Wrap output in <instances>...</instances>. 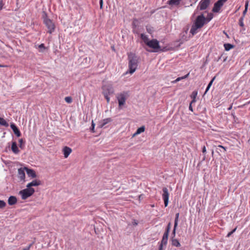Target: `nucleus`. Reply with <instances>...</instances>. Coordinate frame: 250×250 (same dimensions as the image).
<instances>
[{"label": "nucleus", "mask_w": 250, "mask_h": 250, "mask_svg": "<svg viewBox=\"0 0 250 250\" xmlns=\"http://www.w3.org/2000/svg\"><path fill=\"white\" fill-rule=\"evenodd\" d=\"M64 157L66 158L72 152V149L67 146H65L63 149Z\"/></svg>", "instance_id": "14"}, {"label": "nucleus", "mask_w": 250, "mask_h": 250, "mask_svg": "<svg viewBox=\"0 0 250 250\" xmlns=\"http://www.w3.org/2000/svg\"><path fill=\"white\" fill-rule=\"evenodd\" d=\"M180 0H170L169 1V4L171 5H177L179 3Z\"/></svg>", "instance_id": "27"}, {"label": "nucleus", "mask_w": 250, "mask_h": 250, "mask_svg": "<svg viewBox=\"0 0 250 250\" xmlns=\"http://www.w3.org/2000/svg\"><path fill=\"white\" fill-rule=\"evenodd\" d=\"M11 149L15 154H18L19 152V148L17 146V143L15 142H12L11 146Z\"/></svg>", "instance_id": "18"}, {"label": "nucleus", "mask_w": 250, "mask_h": 250, "mask_svg": "<svg viewBox=\"0 0 250 250\" xmlns=\"http://www.w3.org/2000/svg\"><path fill=\"white\" fill-rule=\"evenodd\" d=\"M17 199L15 196H11L8 199V203L9 205H14L16 204Z\"/></svg>", "instance_id": "16"}, {"label": "nucleus", "mask_w": 250, "mask_h": 250, "mask_svg": "<svg viewBox=\"0 0 250 250\" xmlns=\"http://www.w3.org/2000/svg\"><path fill=\"white\" fill-rule=\"evenodd\" d=\"M168 237V234L164 233V235H163V238L161 240V242L160 244L166 247L167 245V242Z\"/></svg>", "instance_id": "17"}, {"label": "nucleus", "mask_w": 250, "mask_h": 250, "mask_svg": "<svg viewBox=\"0 0 250 250\" xmlns=\"http://www.w3.org/2000/svg\"><path fill=\"white\" fill-rule=\"evenodd\" d=\"M188 75H189V74H188L184 76H183V77H178L175 81H174L173 82V83H176V82H179L181 80H182V79H186V78H187L188 77Z\"/></svg>", "instance_id": "28"}, {"label": "nucleus", "mask_w": 250, "mask_h": 250, "mask_svg": "<svg viewBox=\"0 0 250 250\" xmlns=\"http://www.w3.org/2000/svg\"><path fill=\"white\" fill-rule=\"evenodd\" d=\"M132 224L134 226H137L138 225V222L136 220H134L133 222H132Z\"/></svg>", "instance_id": "42"}, {"label": "nucleus", "mask_w": 250, "mask_h": 250, "mask_svg": "<svg viewBox=\"0 0 250 250\" xmlns=\"http://www.w3.org/2000/svg\"><path fill=\"white\" fill-rule=\"evenodd\" d=\"M145 127L144 126H142L138 128L136 132L133 134V136H135L145 131Z\"/></svg>", "instance_id": "22"}, {"label": "nucleus", "mask_w": 250, "mask_h": 250, "mask_svg": "<svg viewBox=\"0 0 250 250\" xmlns=\"http://www.w3.org/2000/svg\"><path fill=\"white\" fill-rule=\"evenodd\" d=\"M202 152L203 153H205L206 152V148L205 146H204L202 148Z\"/></svg>", "instance_id": "41"}, {"label": "nucleus", "mask_w": 250, "mask_h": 250, "mask_svg": "<svg viewBox=\"0 0 250 250\" xmlns=\"http://www.w3.org/2000/svg\"><path fill=\"white\" fill-rule=\"evenodd\" d=\"M249 64L250 65V59L249 60Z\"/></svg>", "instance_id": "55"}, {"label": "nucleus", "mask_w": 250, "mask_h": 250, "mask_svg": "<svg viewBox=\"0 0 250 250\" xmlns=\"http://www.w3.org/2000/svg\"><path fill=\"white\" fill-rule=\"evenodd\" d=\"M94 126H95V124L93 123V122H92V129L93 130L94 128Z\"/></svg>", "instance_id": "49"}, {"label": "nucleus", "mask_w": 250, "mask_h": 250, "mask_svg": "<svg viewBox=\"0 0 250 250\" xmlns=\"http://www.w3.org/2000/svg\"><path fill=\"white\" fill-rule=\"evenodd\" d=\"M243 18L242 17L239 20V24L241 26L243 27L244 26V23L243 22Z\"/></svg>", "instance_id": "37"}, {"label": "nucleus", "mask_w": 250, "mask_h": 250, "mask_svg": "<svg viewBox=\"0 0 250 250\" xmlns=\"http://www.w3.org/2000/svg\"><path fill=\"white\" fill-rule=\"evenodd\" d=\"M247 11V9H245V10H244L243 13L244 15H245L246 14Z\"/></svg>", "instance_id": "48"}, {"label": "nucleus", "mask_w": 250, "mask_h": 250, "mask_svg": "<svg viewBox=\"0 0 250 250\" xmlns=\"http://www.w3.org/2000/svg\"><path fill=\"white\" fill-rule=\"evenodd\" d=\"M129 72L130 74L133 73L136 70L139 59L138 57L132 53L128 54Z\"/></svg>", "instance_id": "1"}, {"label": "nucleus", "mask_w": 250, "mask_h": 250, "mask_svg": "<svg viewBox=\"0 0 250 250\" xmlns=\"http://www.w3.org/2000/svg\"><path fill=\"white\" fill-rule=\"evenodd\" d=\"M236 229H237V228H235V229H234L232 231H231L230 232L228 233L227 236L228 237H229V236H230V235L236 231Z\"/></svg>", "instance_id": "36"}, {"label": "nucleus", "mask_w": 250, "mask_h": 250, "mask_svg": "<svg viewBox=\"0 0 250 250\" xmlns=\"http://www.w3.org/2000/svg\"><path fill=\"white\" fill-rule=\"evenodd\" d=\"M227 0H219L214 5L212 11L214 12H218L220 8Z\"/></svg>", "instance_id": "9"}, {"label": "nucleus", "mask_w": 250, "mask_h": 250, "mask_svg": "<svg viewBox=\"0 0 250 250\" xmlns=\"http://www.w3.org/2000/svg\"><path fill=\"white\" fill-rule=\"evenodd\" d=\"M179 213H178L176 214V217L174 221V226H177L178 225V218H179Z\"/></svg>", "instance_id": "33"}, {"label": "nucleus", "mask_w": 250, "mask_h": 250, "mask_svg": "<svg viewBox=\"0 0 250 250\" xmlns=\"http://www.w3.org/2000/svg\"><path fill=\"white\" fill-rule=\"evenodd\" d=\"M43 23L48 29V33L51 34L54 32L55 28V25L52 21L48 19L45 14V16H43Z\"/></svg>", "instance_id": "3"}, {"label": "nucleus", "mask_w": 250, "mask_h": 250, "mask_svg": "<svg viewBox=\"0 0 250 250\" xmlns=\"http://www.w3.org/2000/svg\"><path fill=\"white\" fill-rule=\"evenodd\" d=\"M25 169L26 171L27 174L29 177H31L32 178L36 177L37 175L34 170L31 169H29L26 167H25Z\"/></svg>", "instance_id": "11"}, {"label": "nucleus", "mask_w": 250, "mask_h": 250, "mask_svg": "<svg viewBox=\"0 0 250 250\" xmlns=\"http://www.w3.org/2000/svg\"><path fill=\"white\" fill-rule=\"evenodd\" d=\"M64 100L68 104H70L72 102V98L69 96L65 97Z\"/></svg>", "instance_id": "31"}, {"label": "nucleus", "mask_w": 250, "mask_h": 250, "mask_svg": "<svg viewBox=\"0 0 250 250\" xmlns=\"http://www.w3.org/2000/svg\"><path fill=\"white\" fill-rule=\"evenodd\" d=\"M206 18L203 14L198 16L195 21L194 24L197 27L202 28L206 23Z\"/></svg>", "instance_id": "6"}, {"label": "nucleus", "mask_w": 250, "mask_h": 250, "mask_svg": "<svg viewBox=\"0 0 250 250\" xmlns=\"http://www.w3.org/2000/svg\"><path fill=\"white\" fill-rule=\"evenodd\" d=\"M147 30L148 32H149L150 33H151V30H148V29H147Z\"/></svg>", "instance_id": "52"}, {"label": "nucleus", "mask_w": 250, "mask_h": 250, "mask_svg": "<svg viewBox=\"0 0 250 250\" xmlns=\"http://www.w3.org/2000/svg\"><path fill=\"white\" fill-rule=\"evenodd\" d=\"M210 3V0H201L199 2L198 8L200 10H203L208 6Z\"/></svg>", "instance_id": "10"}, {"label": "nucleus", "mask_w": 250, "mask_h": 250, "mask_svg": "<svg viewBox=\"0 0 250 250\" xmlns=\"http://www.w3.org/2000/svg\"><path fill=\"white\" fill-rule=\"evenodd\" d=\"M170 227H171V224H170V223H169L167 225V229H166V231L164 233L169 234V231L170 229Z\"/></svg>", "instance_id": "30"}, {"label": "nucleus", "mask_w": 250, "mask_h": 250, "mask_svg": "<svg viewBox=\"0 0 250 250\" xmlns=\"http://www.w3.org/2000/svg\"><path fill=\"white\" fill-rule=\"evenodd\" d=\"M163 194L162 197L164 201V204L165 207H167L168 204V199H169V193L168 189L167 188L164 187L163 188Z\"/></svg>", "instance_id": "8"}, {"label": "nucleus", "mask_w": 250, "mask_h": 250, "mask_svg": "<svg viewBox=\"0 0 250 250\" xmlns=\"http://www.w3.org/2000/svg\"><path fill=\"white\" fill-rule=\"evenodd\" d=\"M19 143L20 144V147L21 146L22 143H23V140L22 139L19 140Z\"/></svg>", "instance_id": "45"}, {"label": "nucleus", "mask_w": 250, "mask_h": 250, "mask_svg": "<svg viewBox=\"0 0 250 250\" xmlns=\"http://www.w3.org/2000/svg\"><path fill=\"white\" fill-rule=\"evenodd\" d=\"M34 242L30 244L26 248H29V250H30V248L33 246Z\"/></svg>", "instance_id": "44"}, {"label": "nucleus", "mask_w": 250, "mask_h": 250, "mask_svg": "<svg viewBox=\"0 0 250 250\" xmlns=\"http://www.w3.org/2000/svg\"><path fill=\"white\" fill-rule=\"evenodd\" d=\"M177 227V226H175L174 225V228H173V231H172V234H171V238H175V234H176V229Z\"/></svg>", "instance_id": "34"}, {"label": "nucleus", "mask_w": 250, "mask_h": 250, "mask_svg": "<svg viewBox=\"0 0 250 250\" xmlns=\"http://www.w3.org/2000/svg\"><path fill=\"white\" fill-rule=\"evenodd\" d=\"M170 240H171V245L173 246H175L176 247H179L181 246V244L177 239H176L175 238H171Z\"/></svg>", "instance_id": "20"}, {"label": "nucleus", "mask_w": 250, "mask_h": 250, "mask_svg": "<svg viewBox=\"0 0 250 250\" xmlns=\"http://www.w3.org/2000/svg\"><path fill=\"white\" fill-rule=\"evenodd\" d=\"M35 192V190L32 188H27L20 191V194L23 200H25L31 196Z\"/></svg>", "instance_id": "5"}, {"label": "nucleus", "mask_w": 250, "mask_h": 250, "mask_svg": "<svg viewBox=\"0 0 250 250\" xmlns=\"http://www.w3.org/2000/svg\"><path fill=\"white\" fill-rule=\"evenodd\" d=\"M22 250H29V248H25Z\"/></svg>", "instance_id": "51"}, {"label": "nucleus", "mask_w": 250, "mask_h": 250, "mask_svg": "<svg viewBox=\"0 0 250 250\" xmlns=\"http://www.w3.org/2000/svg\"><path fill=\"white\" fill-rule=\"evenodd\" d=\"M3 6V3L2 0H0V11L2 9Z\"/></svg>", "instance_id": "39"}, {"label": "nucleus", "mask_w": 250, "mask_h": 250, "mask_svg": "<svg viewBox=\"0 0 250 250\" xmlns=\"http://www.w3.org/2000/svg\"><path fill=\"white\" fill-rule=\"evenodd\" d=\"M197 92H195V96H196V95H197Z\"/></svg>", "instance_id": "54"}, {"label": "nucleus", "mask_w": 250, "mask_h": 250, "mask_svg": "<svg viewBox=\"0 0 250 250\" xmlns=\"http://www.w3.org/2000/svg\"><path fill=\"white\" fill-rule=\"evenodd\" d=\"M212 18V14H209L208 15V17L206 18V21L208 22Z\"/></svg>", "instance_id": "35"}, {"label": "nucleus", "mask_w": 250, "mask_h": 250, "mask_svg": "<svg viewBox=\"0 0 250 250\" xmlns=\"http://www.w3.org/2000/svg\"><path fill=\"white\" fill-rule=\"evenodd\" d=\"M41 185V181L38 180H35L27 184V188H31L33 186H38Z\"/></svg>", "instance_id": "15"}, {"label": "nucleus", "mask_w": 250, "mask_h": 250, "mask_svg": "<svg viewBox=\"0 0 250 250\" xmlns=\"http://www.w3.org/2000/svg\"><path fill=\"white\" fill-rule=\"evenodd\" d=\"M6 205V204L4 201L0 200V208H3Z\"/></svg>", "instance_id": "32"}, {"label": "nucleus", "mask_w": 250, "mask_h": 250, "mask_svg": "<svg viewBox=\"0 0 250 250\" xmlns=\"http://www.w3.org/2000/svg\"><path fill=\"white\" fill-rule=\"evenodd\" d=\"M100 8H103V0H100Z\"/></svg>", "instance_id": "40"}, {"label": "nucleus", "mask_w": 250, "mask_h": 250, "mask_svg": "<svg viewBox=\"0 0 250 250\" xmlns=\"http://www.w3.org/2000/svg\"><path fill=\"white\" fill-rule=\"evenodd\" d=\"M194 102H195V100H193L191 102V103H190V104H189V109L190 110L192 111H193V109H192V106H191V104H192L193 103H194Z\"/></svg>", "instance_id": "38"}, {"label": "nucleus", "mask_w": 250, "mask_h": 250, "mask_svg": "<svg viewBox=\"0 0 250 250\" xmlns=\"http://www.w3.org/2000/svg\"><path fill=\"white\" fill-rule=\"evenodd\" d=\"M0 125L5 127H7L9 125L7 122L3 118L1 117H0Z\"/></svg>", "instance_id": "24"}, {"label": "nucleus", "mask_w": 250, "mask_h": 250, "mask_svg": "<svg viewBox=\"0 0 250 250\" xmlns=\"http://www.w3.org/2000/svg\"><path fill=\"white\" fill-rule=\"evenodd\" d=\"M102 93L106 100L107 103L110 102L109 95H112L114 93V89L113 85L111 83L104 84L102 86Z\"/></svg>", "instance_id": "2"}, {"label": "nucleus", "mask_w": 250, "mask_h": 250, "mask_svg": "<svg viewBox=\"0 0 250 250\" xmlns=\"http://www.w3.org/2000/svg\"><path fill=\"white\" fill-rule=\"evenodd\" d=\"M128 97V93L126 91H124L123 92L117 94L116 98L118 101L119 106L121 107L124 105L127 98Z\"/></svg>", "instance_id": "4"}, {"label": "nucleus", "mask_w": 250, "mask_h": 250, "mask_svg": "<svg viewBox=\"0 0 250 250\" xmlns=\"http://www.w3.org/2000/svg\"><path fill=\"white\" fill-rule=\"evenodd\" d=\"M38 47L39 49H40V52H42L45 49V47L43 43H42V44H40L38 46Z\"/></svg>", "instance_id": "29"}, {"label": "nucleus", "mask_w": 250, "mask_h": 250, "mask_svg": "<svg viewBox=\"0 0 250 250\" xmlns=\"http://www.w3.org/2000/svg\"><path fill=\"white\" fill-rule=\"evenodd\" d=\"M3 66H4L3 65H1V64H0V67H3Z\"/></svg>", "instance_id": "53"}, {"label": "nucleus", "mask_w": 250, "mask_h": 250, "mask_svg": "<svg viewBox=\"0 0 250 250\" xmlns=\"http://www.w3.org/2000/svg\"><path fill=\"white\" fill-rule=\"evenodd\" d=\"M215 79V76L210 81V82L209 83L207 88H206V90L205 91V92L204 93V94H206L207 93V92L208 91V90L209 89L210 86H211V85L212 84V83L213 82V81H214Z\"/></svg>", "instance_id": "25"}, {"label": "nucleus", "mask_w": 250, "mask_h": 250, "mask_svg": "<svg viewBox=\"0 0 250 250\" xmlns=\"http://www.w3.org/2000/svg\"><path fill=\"white\" fill-rule=\"evenodd\" d=\"M232 105H231L229 108H228V110H230L231 108H232Z\"/></svg>", "instance_id": "50"}, {"label": "nucleus", "mask_w": 250, "mask_h": 250, "mask_svg": "<svg viewBox=\"0 0 250 250\" xmlns=\"http://www.w3.org/2000/svg\"><path fill=\"white\" fill-rule=\"evenodd\" d=\"M25 167L20 168L18 169V175L21 180H24L25 178Z\"/></svg>", "instance_id": "13"}, {"label": "nucleus", "mask_w": 250, "mask_h": 250, "mask_svg": "<svg viewBox=\"0 0 250 250\" xmlns=\"http://www.w3.org/2000/svg\"><path fill=\"white\" fill-rule=\"evenodd\" d=\"M248 3H249V1H247L246 2V3H245V8L246 9H248Z\"/></svg>", "instance_id": "43"}, {"label": "nucleus", "mask_w": 250, "mask_h": 250, "mask_svg": "<svg viewBox=\"0 0 250 250\" xmlns=\"http://www.w3.org/2000/svg\"><path fill=\"white\" fill-rule=\"evenodd\" d=\"M141 38L143 40L144 42L147 45V42H150L147 36L144 34H141Z\"/></svg>", "instance_id": "23"}, {"label": "nucleus", "mask_w": 250, "mask_h": 250, "mask_svg": "<svg viewBox=\"0 0 250 250\" xmlns=\"http://www.w3.org/2000/svg\"><path fill=\"white\" fill-rule=\"evenodd\" d=\"M218 147L222 148L223 149H224L225 151L226 150V148L225 147H224L223 146H221V145L218 146Z\"/></svg>", "instance_id": "46"}, {"label": "nucleus", "mask_w": 250, "mask_h": 250, "mask_svg": "<svg viewBox=\"0 0 250 250\" xmlns=\"http://www.w3.org/2000/svg\"><path fill=\"white\" fill-rule=\"evenodd\" d=\"M111 121H112V119L110 118L104 119L101 122V123L99 125V126L102 128V127H104L107 123L111 122Z\"/></svg>", "instance_id": "19"}, {"label": "nucleus", "mask_w": 250, "mask_h": 250, "mask_svg": "<svg viewBox=\"0 0 250 250\" xmlns=\"http://www.w3.org/2000/svg\"><path fill=\"white\" fill-rule=\"evenodd\" d=\"M10 127L12 128V129L13 130V131L14 132V133L15 134V135L17 137H20L21 136V132L19 130V129L17 128V127L15 125V124H12L10 125Z\"/></svg>", "instance_id": "12"}, {"label": "nucleus", "mask_w": 250, "mask_h": 250, "mask_svg": "<svg viewBox=\"0 0 250 250\" xmlns=\"http://www.w3.org/2000/svg\"><path fill=\"white\" fill-rule=\"evenodd\" d=\"M163 246H164L163 245L160 244V246H159V250H163Z\"/></svg>", "instance_id": "47"}, {"label": "nucleus", "mask_w": 250, "mask_h": 250, "mask_svg": "<svg viewBox=\"0 0 250 250\" xmlns=\"http://www.w3.org/2000/svg\"><path fill=\"white\" fill-rule=\"evenodd\" d=\"M199 28V27H196V26L193 24L190 29V33L192 34V35H194L197 33V29Z\"/></svg>", "instance_id": "21"}, {"label": "nucleus", "mask_w": 250, "mask_h": 250, "mask_svg": "<svg viewBox=\"0 0 250 250\" xmlns=\"http://www.w3.org/2000/svg\"><path fill=\"white\" fill-rule=\"evenodd\" d=\"M147 45L154 49L153 52H158L160 49V46L159 42L156 39H153L147 42Z\"/></svg>", "instance_id": "7"}, {"label": "nucleus", "mask_w": 250, "mask_h": 250, "mask_svg": "<svg viewBox=\"0 0 250 250\" xmlns=\"http://www.w3.org/2000/svg\"><path fill=\"white\" fill-rule=\"evenodd\" d=\"M224 47L226 51H229L233 47V45L229 43L224 44Z\"/></svg>", "instance_id": "26"}]
</instances>
